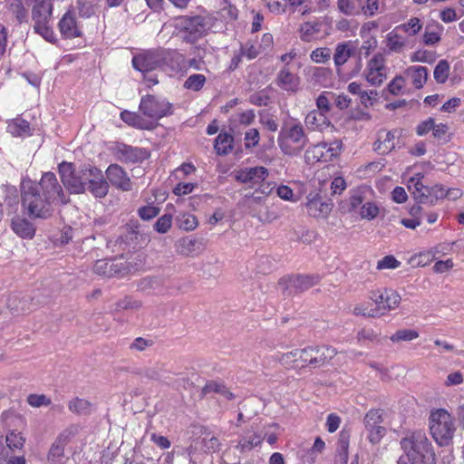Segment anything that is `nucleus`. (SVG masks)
Returning <instances> with one entry per match:
<instances>
[{
    "label": "nucleus",
    "instance_id": "nucleus-29",
    "mask_svg": "<svg viewBox=\"0 0 464 464\" xmlns=\"http://www.w3.org/2000/svg\"><path fill=\"white\" fill-rule=\"evenodd\" d=\"M11 227L22 238L32 239L35 234L34 226L25 218L14 217L12 219Z\"/></svg>",
    "mask_w": 464,
    "mask_h": 464
},
{
    "label": "nucleus",
    "instance_id": "nucleus-20",
    "mask_svg": "<svg viewBox=\"0 0 464 464\" xmlns=\"http://www.w3.org/2000/svg\"><path fill=\"white\" fill-rule=\"evenodd\" d=\"M268 176L265 167L246 168L237 171L235 179L240 183H249L252 186L262 183Z\"/></svg>",
    "mask_w": 464,
    "mask_h": 464
},
{
    "label": "nucleus",
    "instance_id": "nucleus-51",
    "mask_svg": "<svg viewBox=\"0 0 464 464\" xmlns=\"http://www.w3.org/2000/svg\"><path fill=\"white\" fill-rule=\"evenodd\" d=\"M405 79L401 75H396L387 85L386 90L392 95H400L404 93Z\"/></svg>",
    "mask_w": 464,
    "mask_h": 464
},
{
    "label": "nucleus",
    "instance_id": "nucleus-24",
    "mask_svg": "<svg viewBox=\"0 0 464 464\" xmlns=\"http://www.w3.org/2000/svg\"><path fill=\"white\" fill-rule=\"evenodd\" d=\"M276 82L278 87L287 92H296L299 89L300 79L285 66L278 72Z\"/></svg>",
    "mask_w": 464,
    "mask_h": 464
},
{
    "label": "nucleus",
    "instance_id": "nucleus-14",
    "mask_svg": "<svg viewBox=\"0 0 464 464\" xmlns=\"http://www.w3.org/2000/svg\"><path fill=\"white\" fill-rule=\"evenodd\" d=\"M86 190L94 198H103L109 192V183L104 179L102 170L96 167H86L84 176Z\"/></svg>",
    "mask_w": 464,
    "mask_h": 464
},
{
    "label": "nucleus",
    "instance_id": "nucleus-25",
    "mask_svg": "<svg viewBox=\"0 0 464 464\" xmlns=\"http://www.w3.org/2000/svg\"><path fill=\"white\" fill-rule=\"evenodd\" d=\"M306 203L307 213L314 218H326L332 211L333 204L327 200L323 201L318 195L313 198L308 197Z\"/></svg>",
    "mask_w": 464,
    "mask_h": 464
},
{
    "label": "nucleus",
    "instance_id": "nucleus-12",
    "mask_svg": "<svg viewBox=\"0 0 464 464\" xmlns=\"http://www.w3.org/2000/svg\"><path fill=\"white\" fill-rule=\"evenodd\" d=\"M171 103L154 95L143 96L139 106L142 114L152 120H160L172 114Z\"/></svg>",
    "mask_w": 464,
    "mask_h": 464
},
{
    "label": "nucleus",
    "instance_id": "nucleus-55",
    "mask_svg": "<svg viewBox=\"0 0 464 464\" xmlns=\"http://www.w3.org/2000/svg\"><path fill=\"white\" fill-rule=\"evenodd\" d=\"M8 2L10 4V9L16 20L20 24L24 22L27 18V11L24 8L25 4L16 0H8Z\"/></svg>",
    "mask_w": 464,
    "mask_h": 464
},
{
    "label": "nucleus",
    "instance_id": "nucleus-26",
    "mask_svg": "<svg viewBox=\"0 0 464 464\" xmlns=\"http://www.w3.org/2000/svg\"><path fill=\"white\" fill-rule=\"evenodd\" d=\"M256 114L253 110H246L233 114L228 121V127L234 135L240 134L241 127H247L255 121Z\"/></svg>",
    "mask_w": 464,
    "mask_h": 464
},
{
    "label": "nucleus",
    "instance_id": "nucleus-9",
    "mask_svg": "<svg viewBox=\"0 0 464 464\" xmlns=\"http://www.w3.org/2000/svg\"><path fill=\"white\" fill-rule=\"evenodd\" d=\"M37 188L49 200L51 204L64 205L69 202V198L63 193L62 186L54 173L45 172L39 182H36Z\"/></svg>",
    "mask_w": 464,
    "mask_h": 464
},
{
    "label": "nucleus",
    "instance_id": "nucleus-27",
    "mask_svg": "<svg viewBox=\"0 0 464 464\" xmlns=\"http://www.w3.org/2000/svg\"><path fill=\"white\" fill-rule=\"evenodd\" d=\"M59 29L62 35L68 39L81 35V30L77 25L76 18L71 12H67L63 14L59 22Z\"/></svg>",
    "mask_w": 464,
    "mask_h": 464
},
{
    "label": "nucleus",
    "instance_id": "nucleus-37",
    "mask_svg": "<svg viewBox=\"0 0 464 464\" xmlns=\"http://www.w3.org/2000/svg\"><path fill=\"white\" fill-rule=\"evenodd\" d=\"M443 31L442 25L438 23L428 24L423 34V43L426 45H434L439 43Z\"/></svg>",
    "mask_w": 464,
    "mask_h": 464
},
{
    "label": "nucleus",
    "instance_id": "nucleus-58",
    "mask_svg": "<svg viewBox=\"0 0 464 464\" xmlns=\"http://www.w3.org/2000/svg\"><path fill=\"white\" fill-rule=\"evenodd\" d=\"M349 436L341 432L338 440L339 457L343 464H346L348 460Z\"/></svg>",
    "mask_w": 464,
    "mask_h": 464
},
{
    "label": "nucleus",
    "instance_id": "nucleus-17",
    "mask_svg": "<svg viewBox=\"0 0 464 464\" xmlns=\"http://www.w3.org/2000/svg\"><path fill=\"white\" fill-rule=\"evenodd\" d=\"M114 155L121 162L138 163L149 159L150 152L144 148L118 143L114 148Z\"/></svg>",
    "mask_w": 464,
    "mask_h": 464
},
{
    "label": "nucleus",
    "instance_id": "nucleus-31",
    "mask_svg": "<svg viewBox=\"0 0 464 464\" xmlns=\"http://www.w3.org/2000/svg\"><path fill=\"white\" fill-rule=\"evenodd\" d=\"M312 350H314V368L328 363L336 354L335 349L329 346H312Z\"/></svg>",
    "mask_w": 464,
    "mask_h": 464
},
{
    "label": "nucleus",
    "instance_id": "nucleus-48",
    "mask_svg": "<svg viewBox=\"0 0 464 464\" xmlns=\"http://www.w3.org/2000/svg\"><path fill=\"white\" fill-rule=\"evenodd\" d=\"M419 337V333L413 329H400L390 339L392 343L409 342Z\"/></svg>",
    "mask_w": 464,
    "mask_h": 464
},
{
    "label": "nucleus",
    "instance_id": "nucleus-39",
    "mask_svg": "<svg viewBox=\"0 0 464 464\" xmlns=\"http://www.w3.org/2000/svg\"><path fill=\"white\" fill-rule=\"evenodd\" d=\"M233 136L227 133L221 132L216 138L215 150L219 155H227L232 150Z\"/></svg>",
    "mask_w": 464,
    "mask_h": 464
},
{
    "label": "nucleus",
    "instance_id": "nucleus-49",
    "mask_svg": "<svg viewBox=\"0 0 464 464\" xmlns=\"http://www.w3.org/2000/svg\"><path fill=\"white\" fill-rule=\"evenodd\" d=\"M319 31L317 24L304 23L299 29L300 38L304 42H311Z\"/></svg>",
    "mask_w": 464,
    "mask_h": 464
},
{
    "label": "nucleus",
    "instance_id": "nucleus-36",
    "mask_svg": "<svg viewBox=\"0 0 464 464\" xmlns=\"http://www.w3.org/2000/svg\"><path fill=\"white\" fill-rule=\"evenodd\" d=\"M68 408L77 415H90L93 411V404L88 400L75 397L68 402Z\"/></svg>",
    "mask_w": 464,
    "mask_h": 464
},
{
    "label": "nucleus",
    "instance_id": "nucleus-64",
    "mask_svg": "<svg viewBox=\"0 0 464 464\" xmlns=\"http://www.w3.org/2000/svg\"><path fill=\"white\" fill-rule=\"evenodd\" d=\"M27 402L32 407L39 408L42 406H49L51 400L44 394H30L27 397Z\"/></svg>",
    "mask_w": 464,
    "mask_h": 464
},
{
    "label": "nucleus",
    "instance_id": "nucleus-44",
    "mask_svg": "<svg viewBox=\"0 0 464 464\" xmlns=\"http://www.w3.org/2000/svg\"><path fill=\"white\" fill-rule=\"evenodd\" d=\"M5 443L8 449L12 451L22 450L25 443V438L21 432L10 430L5 435Z\"/></svg>",
    "mask_w": 464,
    "mask_h": 464
},
{
    "label": "nucleus",
    "instance_id": "nucleus-10",
    "mask_svg": "<svg viewBox=\"0 0 464 464\" xmlns=\"http://www.w3.org/2000/svg\"><path fill=\"white\" fill-rule=\"evenodd\" d=\"M86 167L76 171L72 163L63 162L59 165L61 179L66 189L72 194H82L86 191L84 176Z\"/></svg>",
    "mask_w": 464,
    "mask_h": 464
},
{
    "label": "nucleus",
    "instance_id": "nucleus-50",
    "mask_svg": "<svg viewBox=\"0 0 464 464\" xmlns=\"http://www.w3.org/2000/svg\"><path fill=\"white\" fill-rule=\"evenodd\" d=\"M206 82V77L200 73H194L188 77L184 82V87L188 90L198 92L201 90Z\"/></svg>",
    "mask_w": 464,
    "mask_h": 464
},
{
    "label": "nucleus",
    "instance_id": "nucleus-16",
    "mask_svg": "<svg viewBox=\"0 0 464 464\" xmlns=\"http://www.w3.org/2000/svg\"><path fill=\"white\" fill-rule=\"evenodd\" d=\"M320 280L319 275H295L281 279L279 285L288 292V295H295L308 290L317 285Z\"/></svg>",
    "mask_w": 464,
    "mask_h": 464
},
{
    "label": "nucleus",
    "instance_id": "nucleus-19",
    "mask_svg": "<svg viewBox=\"0 0 464 464\" xmlns=\"http://www.w3.org/2000/svg\"><path fill=\"white\" fill-rule=\"evenodd\" d=\"M422 179L423 176L420 173L411 177L408 180V188L419 203L430 205L431 187L424 185Z\"/></svg>",
    "mask_w": 464,
    "mask_h": 464
},
{
    "label": "nucleus",
    "instance_id": "nucleus-35",
    "mask_svg": "<svg viewBox=\"0 0 464 464\" xmlns=\"http://www.w3.org/2000/svg\"><path fill=\"white\" fill-rule=\"evenodd\" d=\"M166 372L167 371L163 363L155 362L140 369L139 374L148 380L161 381Z\"/></svg>",
    "mask_w": 464,
    "mask_h": 464
},
{
    "label": "nucleus",
    "instance_id": "nucleus-1",
    "mask_svg": "<svg viewBox=\"0 0 464 464\" xmlns=\"http://www.w3.org/2000/svg\"><path fill=\"white\" fill-rule=\"evenodd\" d=\"M400 445L405 456L404 459L411 464H436L437 458L433 446L425 431H408L401 439Z\"/></svg>",
    "mask_w": 464,
    "mask_h": 464
},
{
    "label": "nucleus",
    "instance_id": "nucleus-11",
    "mask_svg": "<svg viewBox=\"0 0 464 464\" xmlns=\"http://www.w3.org/2000/svg\"><path fill=\"white\" fill-rule=\"evenodd\" d=\"M369 299L375 304L374 312L379 313V317L386 312L397 308L401 303V295L392 289L380 288L372 290L368 295Z\"/></svg>",
    "mask_w": 464,
    "mask_h": 464
},
{
    "label": "nucleus",
    "instance_id": "nucleus-8",
    "mask_svg": "<svg viewBox=\"0 0 464 464\" xmlns=\"http://www.w3.org/2000/svg\"><path fill=\"white\" fill-rule=\"evenodd\" d=\"M343 150V142L334 140L331 142H319L310 146L304 152L305 161L309 164L315 162H330L337 158Z\"/></svg>",
    "mask_w": 464,
    "mask_h": 464
},
{
    "label": "nucleus",
    "instance_id": "nucleus-46",
    "mask_svg": "<svg viewBox=\"0 0 464 464\" xmlns=\"http://www.w3.org/2000/svg\"><path fill=\"white\" fill-rule=\"evenodd\" d=\"M450 63L446 60H440L435 66L433 76L438 83H444L450 75Z\"/></svg>",
    "mask_w": 464,
    "mask_h": 464
},
{
    "label": "nucleus",
    "instance_id": "nucleus-63",
    "mask_svg": "<svg viewBox=\"0 0 464 464\" xmlns=\"http://www.w3.org/2000/svg\"><path fill=\"white\" fill-rule=\"evenodd\" d=\"M172 224V216L165 214L161 216L155 223L154 228L157 232L164 234L169 231Z\"/></svg>",
    "mask_w": 464,
    "mask_h": 464
},
{
    "label": "nucleus",
    "instance_id": "nucleus-23",
    "mask_svg": "<svg viewBox=\"0 0 464 464\" xmlns=\"http://www.w3.org/2000/svg\"><path fill=\"white\" fill-rule=\"evenodd\" d=\"M69 441V434L66 430L60 433L53 442L49 452L48 461L52 464H63L64 447Z\"/></svg>",
    "mask_w": 464,
    "mask_h": 464
},
{
    "label": "nucleus",
    "instance_id": "nucleus-21",
    "mask_svg": "<svg viewBox=\"0 0 464 464\" xmlns=\"http://www.w3.org/2000/svg\"><path fill=\"white\" fill-rule=\"evenodd\" d=\"M203 239L193 237H185L179 239L175 247L179 254L186 256L199 254L204 249Z\"/></svg>",
    "mask_w": 464,
    "mask_h": 464
},
{
    "label": "nucleus",
    "instance_id": "nucleus-53",
    "mask_svg": "<svg viewBox=\"0 0 464 464\" xmlns=\"http://www.w3.org/2000/svg\"><path fill=\"white\" fill-rule=\"evenodd\" d=\"M436 53L429 50H417L411 55V62L432 63L435 62Z\"/></svg>",
    "mask_w": 464,
    "mask_h": 464
},
{
    "label": "nucleus",
    "instance_id": "nucleus-41",
    "mask_svg": "<svg viewBox=\"0 0 464 464\" xmlns=\"http://www.w3.org/2000/svg\"><path fill=\"white\" fill-rule=\"evenodd\" d=\"M270 359L274 362H278L285 368L298 369L297 358L295 353V350L287 353H276L272 355Z\"/></svg>",
    "mask_w": 464,
    "mask_h": 464
},
{
    "label": "nucleus",
    "instance_id": "nucleus-15",
    "mask_svg": "<svg viewBox=\"0 0 464 464\" xmlns=\"http://www.w3.org/2000/svg\"><path fill=\"white\" fill-rule=\"evenodd\" d=\"M386 72L385 58L383 54L378 53L367 63L363 73L370 85L379 87L387 78Z\"/></svg>",
    "mask_w": 464,
    "mask_h": 464
},
{
    "label": "nucleus",
    "instance_id": "nucleus-6",
    "mask_svg": "<svg viewBox=\"0 0 464 464\" xmlns=\"http://www.w3.org/2000/svg\"><path fill=\"white\" fill-rule=\"evenodd\" d=\"M429 428L432 438L440 446L449 445L456 431L453 417L444 409L430 411Z\"/></svg>",
    "mask_w": 464,
    "mask_h": 464
},
{
    "label": "nucleus",
    "instance_id": "nucleus-34",
    "mask_svg": "<svg viewBox=\"0 0 464 464\" xmlns=\"http://www.w3.org/2000/svg\"><path fill=\"white\" fill-rule=\"evenodd\" d=\"M7 131L13 136H29L31 135V127L27 121L19 117L8 122Z\"/></svg>",
    "mask_w": 464,
    "mask_h": 464
},
{
    "label": "nucleus",
    "instance_id": "nucleus-52",
    "mask_svg": "<svg viewBox=\"0 0 464 464\" xmlns=\"http://www.w3.org/2000/svg\"><path fill=\"white\" fill-rule=\"evenodd\" d=\"M141 307V303L132 297L126 296L115 303L114 310L121 312L123 310H137Z\"/></svg>",
    "mask_w": 464,
    "mask_h": 464
},
{
    "label": "nucleus",
    "instance_id": "nucleus-32",
    "mask_svg": "<svg viewBox=\"0 0 464 464\" xmlns=\"http://www.w3.org/2000/svg\"><path fill=\"white\" fill-rule=\"evenodd\" d=\"M121 119L130 126L140 130H150L154 127L152 122L144 120L140 114L129 111H122Z\"/></svg>",
    "mask_w": 464,
    "mask_h": 464
},
{
    "label": "nucleus",
    "instance_id": "nucleus-18",
    "mask_svg": "<svg viewBox=\"0 0 464 464\" xmlns=\"http://www.w3.org/2000/svg\"><path fill=\"white\" fill-rule=\"evenodd\" d=\"M108 183L121 191H130L132 181L124 169L118 164H111L105 171Z\"/></svg>",
    "mask_w": 464,
    "mask_h": 464
},
{
    "label": "nucleus",
    "instance_id": "nucleus-13",
    "mask_svg": "<svg viewBox=\"0 0 464 464\" xmlns=\"http://www.w3.org/2000/svg\"><path fill=\"white\" fill-rule=\"evenodd\" d=\"M383 421V410L372 409L363 419L367 432V440L373 445L379 444L386 435V429L382 425Z\"/></svg>",
    "mask_w": 464,
    "mask_h": 464
},
{
    "label": "nucleus",
    "instance_id": "nucleus-43",
    "mask_svg": "<svg viewBox=\"0 0 464 464\" xmlns=\"http://www.w3.org/2000/svg\"><path fill=\"white\" fill-rule=\"evenodd\" d=\"M295 353L297 358V365L299 369L311 366L314 368L312 346H307L304 349H295Z\"/></svg>",
    "mask_w": 464,
    "mask_h": 464
},
{
    "label": "nucleus",
    "instance_id": "nucleus-33",
    "mask_svg": "<svg viewBox=\"0 0 464 464\" xmlns=\"http://www.w3.org/2000/svg\"><path fill=\"white\" fill-rule=\"evenodd\" d=\"M405 75L411 77L412 84L417 89H420L426 83L428 79V69L424 66H411L404 72Z\"/></svg>",
    "mask_w": 464,
    "mask_h": 464
},
{
    "label": "nucleus",
    "instance_id": "nucleus-57",
    "mask_svg": "<svg viewBox=\"0 0 464 464\" xmlns=\"http://www.w3.org/2000/svg\"><path fill=\"white\" fill-rule=\"evenodd\" d=\"M334 97V93L333 92H322L316 99V106L319 110L318 111L323 112L324 114L330 111V102Z\"/></svg>",
    "mask_w": 464,
    "mask_h": 464
},
{
    "label": "nucleus",
    "instance_id": "nucleus-60",
    "mask_svg": "<svg viewBox=\"0 0 464 464\" xmlns=\"http://www.w3.org/2000/svg\"><path fill=\"white\" fill-rule=\"evenodd\" d=\"M260 134L257 129L251 128L245 132V148L250 150L258 145Z\"/></svg>",
    "mask_w": 464,
    "mask_h": 464
},
{
    "label": "nucleus",
    "instance_id": "nucleus-38",
    "mask_svg": "<svg viewBox=\"0 0 464 464\" xmlns=\"http://www.w3.org/2000/svg\"><path fill=\"white\" fill-rule=\"evenodd\" d=\"M362 0H337V9L347 16H355L361 14Z\"/></svg>",
    "mask_w": 464,
    "mask_h": 464
},
{
    "label": "nucleus",
    "instance_id": "nucleus-45",
    "mask_svg": "<svg viewBox=\"0 0 464 464\" xmlns=\"http://www.w3.org/2000/svg\"><path fill=\"white\" fill-rule=\"evenodd\" d=\"M325 115L316 110L311 111L304 119L305 125L312 129L316 130L325 122Z\"/></svg>",
    "mask_w": 464,
    "mask_h": 464
},
{
    "label": "nucleus",
    "instance_id": "nucleus-56",
    "mask_svg": "<svg viewBox=\"0 0 464 464\" xmlns=\"http://www.w3.org/2000/svg\"><path fill=\"white\" fill-rule=\"evenodd\" d=\"M398 28L410 35H415L422 28V24L418 17H411L407 23L399 25Z\"/></svg>",
    "mask_w": 464,
    "mask_h": 464
},
{
    "label": "nucleus",
    "instance_id": "nucleus-42",
    "mask_svg": "<svg viewBox=\"0 0 464 464\" xmlns=\"http://www.w3.org/2000/svg\"><path fill=\"white\" fill-rule=\"evenodd\" d=\"M263 438L257 433H254L251 436L243 437L237 443V449L240 452L249 451L255 447L261 445Z\"/></svg>",
    "mask_w": 464,
    "mask_h": 464
},
{
    "label": "nucleus",
    "instance_id": "nucleus-40",
    "mask_svg": "<svg viewBox=\"0 0 464 464\" xmlns=\"http://www.w3.org/2000/svg\"><path fill=\"white\" fill-rule=\"evenodd\" d=\"M369 192L367 188H361L353 191V193L348 198L346 204L348 206V211L352 212L358 208L362 207L366 199V194Z\"/></svg>",
    "mask_w": 464,
    "mask_h": 464
},
{
    "label": "nucleus",
    "instance_id": "nucleus-4",
    "mask_svg": "<svg viewBox=\"0 0 464 464\" xmlns=\"http://www.w3.org/2000/svg\"><path fill=\"white\" fill-rule=\"evenodd\" d=\"M308 140L304 125L294 119L284 122L277 138L280 150L288 156L300 154Z\"/></svg>",
    "mask_w": 464,
    "mask_h": 464
},
{
    "label": "nucleus",
    "instance_id": "nucleus-2",
    "mask_svg": "<svg viewBox=\"0 0 464 464\" xmlns=\"http://www.w3.org/2000/svg\"><path fill=\"white\" fill-rule=\"evenodd\" d=\"M182 61L183 57L178 52L157 48L146 50L134 55L132 65L136 70L145 73L157 69L176 70Z\"/></svg>",
    "mask_w": 464,
    "mask_h": 464
},
{
    "label": "nucleus",
    "instance_id": "nucleus-28",
    "mask_svg": "<svg viewBox=\"0 0 464 464\" xmlns=\"http://www.w3.org/2000/svg\"><path fill=\"white\" fill-rule=\"evenodd\" d=\"M356 45L352 41L339 43L336 45L334 53V65L337 67V71H339V68L343 66L354 53Z\"/></svg>",
    "mask_w": 464,
    "mask_h": 464
},
{
    "label": "nucleus",
    "instance_id": "nucleus-59",
    "mask_svg": "<svg viewBox=\"0 0 464 464\" xmlns=\"http://www.w3.org/2000/svg\"><path fill=\"white\" fill-rule=\"evenodd\" d=\"M332 52L330 48L322 47L316 48L311 53V59L316 63H324L330 60Z\"/></svg>",
    "mask_w": 464,
    "mask_h": 464
},
{
    "label": "nucleus",
    "instance_id": "nucleus-30",
    "mask_svg": "<svg viewBox=\"0 0 464 464\" xmlns=\"http://www.w3.org/2000/svg\"><path fill=\"white\" fill-rule=\"evenodd\" d=\"M121 265L112 260L101 259L94 264L93 271L99 276L111 277L121 273Z\"/></svg>",
    "mask_w": 464,
    "mask_h": 464
},
{
    "label": "nucleus",
    "instance_id": "nucleus-61",
    "mask_svg": "<svg viewBox=\"0 0 464 464\" xmlns=\"http://www.w3.org/2000/svg\"><path fill=\"white\" fill-rule=\"evenodd\" d=\"M379 214V208L372 202H366L361 207L360 216L363 219L372 220Z\"/></svg>",
    "mask_w": 464,
    "mask_h": 464
},
{
    "label": "nucleus",
    "instance_id": "nucleus-7",
    "mask_svg": "<svg viewBox=\"0 0 464 464\" xmlns=\"http://www.w3.org/2000/svg\"><path fill=\"white\" fill-rule=\"evenodd\" d=\"M53 4L50 0L37 1L32 9L34 30L49 43L56 38L52 27Z\"/></svg>",
    "mask_w": 464,
    "mask_h": 464
},
{
    "label": "nucleus",
    "instance_id": "nucleus-62",
    "mask_svg": "<svg viewBox=\"0 0 464 464\" xmlns=\"http://www.w3.org/2000/svg\"><path fill=\"white\" fill-rule=\"evenodd\" d=\"M379 0H362L361 13L366 16H373L378 13Z\"/></svg>",
    "mask_w": 464,
    "mask_h": 464
},
{
    "label": "nucleus",
    "instance_id": "nucleus-54",
    "mask_svg": "<svg viewBox=\"0 0 464 464\" xmlns=\"http://www.w3.org/2000/svg\"><path fill=\"white\" fill-rule=\"evenodd\" d=\"M405 46V42L401 39V37L391 32L387 34V47L391 52L401 53Z\"/></svg>",
    "mask_w": 464,
    "mask_h": 464
},
{
    "label": "nucleus",
    "instance_id": "nucleus-47",
    "mask_svg": "<svg viewBox=\"0 0 464 464\" xmlns=\"http://www.w3.org/2000/svg\"><path fill=\"white\" fill-rule=\"evenodd\" d=\"M179 228L189 231L194 230L198 227V219L192 214L180 213L177 218Z\"/></svg>",
    "mask_w": 464,
    "mask_h": 464
},
{
    "label": "nucleus",
    "instance_id": "nucleus-5",
    "mask_svg": "<svg viewBox=\"0 0 464 464\" xmlns=\"http://www.w3.org/2000/svg\"><path fill=\"white\" fill-rule=\"evenodd\" d=\"M174 33L182 41L193 44L213 26L212 19L204 15H181L173 20Z\"/></svg>",
    "mask_w": 464,
    "mask_h": 464
},
{
    "label": "nucleus",
    "instance_id": "nucleus-22",
    "mask_svg": "<svg viewBox=\"0 0 464 464\" xmlns=\"http://www.w3.org/2000/svg\"><path fill=\"white\" fill-rule=\"evenodd\" d=\"M398 130H381L378 132L377 140L373 144V150L381 155H386L395 149V139Z\"/></svg>",
    "mask_w": 464,
    "mask_h": 464
},
{
    "label": "nucleus",
    "instance_id": "nucleus-3",
    "mask_svg": "<svg viewBox=\"0 0 464 464\" xmlns=\"http://www.w3.org/2000/svg\"><path fill=\"white\" fill-rule=\"evenodd\" d=\"M22 207L29 217L34 218H48L52 216V204L37 188L36 182L24 179L21 182Z\"/></svg>",
    "mask_w": 464,
    "mask_h": 464
}]
</instances>
